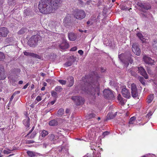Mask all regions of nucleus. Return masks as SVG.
Segmentation results:
<instances>
[{"mask_svg":"<svg viewBox=\"0 0 157 157\" xmlns=\"http://www.w3.org/2000/svg\"><path fill=\"white\" fill-rule=\"evenodd\" d=\"M43 85L44 86H47V83L45 82H44Z\"/></svg>","mask_w":157,"mask_h":157,"instance_id":"62","label":"nucleus"},{"mask_svg":"<svg viewBox=\"0 0 157 157\" xmlns=\"http://www.w3.org/2000/svg\"><path fill=\"white\" fill-rule=\"evenodd\" d=\"M9 31L6 28L2 27L0 28V37H6Z\"/></svg>","mask_w":157,"mask_h":157,"instance_id":"13","label":"nucleus"},{"mask_svg":"<svg viewBox=\"0 0 157 157\" xmlns=\"http://www.w3.org/2000/svg\"><path fill=\"white\" fill-rule=\"evenodd\" d=\"M51 95L53 97L55 98H56L57 97V94L56 92L54 91H52L51 92Z\"/></svg>","mask_w":157,"mask_h":157,"instance_id":"34","label":"nucleus"},{"mask_svg":"<svg viewBox=\"0 0 157 157\" xmlns=\"http://www.w3.org/2000/svg\"><path fill=\"white\" fill-rule=\"evenodd\" d=\"M134 70L137 71H138V73L143 76L144 78L146 79H147L148 77L144 69L142 67H136L134 68Z\"/></svg>","mask_w":157,"mask_h":157,"instance_id":"8","label":"nucleus"},{"mask_svg":"<svg viewBox=\"0 0 157 157\" xmlns=\"http://www.w3.org/2000/svg\"><path fill=\"white\" fill-rule=\"evenodd\" d=\"M71 99L77 105H82L84 101V99L80 96H73Z\"/></svg>","mask_w":157,"mask_h":157,"instance_id":"7","label":"nucleus"},{"mask_svg":"<svg viewBox=\"0 0 157 157\" xmlns=\"http://www.w3.org/2000/svg\"><path fill=\"white\" fill-rule=\"evenodd\" d=\"M82 81L84 83V86L82 88V90L87 93H89L92 95L94 96L96 94L99 95V84L98 82L95 83H92V84L88 83L87 81L88 79L86 78L83 77L82 78Z\"/></svg>","mask_w":157,"mask_h":157,"instance_id":"2","label":"nucleus"},{"mask_svg":"<svg viewBox=\"0 0 157 157\" xmlns=\"http://www.w3.org/2000/svg\"><path fill=\"white\" fill-rule=\"evenodd\" d=\"M24 55L28 56H32L33 57H36V55L33 54V53H31L29 52H24Z\"/></svg>","mask_w":157,"mask_h":157,"instance_id":"31","label":"nucleus"},{"mask_svg":"<svg viewBox=\"0 0 157 157\" xmlns=\"http://www.w3.org/2000/svg\"><path fill=\"white\" fill-rule=\"evenodd\" d=\"M5 58V56L4 54L3 53L0 52V60L4 59Z\"/></svg>","mask_w":157,"mask_h":157,"instance_id":"38","label":"nucleus"},{"mask_svg":"<svg viewBox=\"0 0 157 157\" xmlns=\"http://www.w3.org/2000/svg\"><path fill=\"white\" fill-rule=\"evenodd\" d=\"M62 89V88L60 86H57L55 88V90L57 92H60Z\"/></svg>","mask_w":157,"mask_h":157,"instance_id":"37","label":"nucleus"},{"mask_svg":"<svg viewBox=\"0 0 157 157\" xmlns=\"http://www.w3.org/2000/svg\"><path fill=\"white\" fill-rule=\"evenodd\" d=\"M30 118L29 117L26 116L25 119L23 121L24 124L26 126L29 127V126Z\"/></svg>","mask_w":157,"mask_h":157,"instance_id":"19","label":"nucleus"},{"mask_svg":"<svg viewBox=\"0 0 157 157\" xmlns=\"http://www.w3.org/2000/svg\"><path fill=\"white\" fill-rule=\"evenodd\" d=\"M122 9L123 10H128L129 11H130V10L131 9V8H130L128 9V8L127 7H125V6L122 7Z\"/></svg>","mask_w":157,"mask_h":157,"instance_id":"50","label":"nucleus"},{"mask_svg":"<svg viewBox=\"0 0 157 157\" xmlns=\"http://www.w3.org/2000/svg\"><path fill=\"white\" fill-rule=\"evenodd\" d=\"M28 86H29V84L28 83L26 84L23 87V88L24 89H26L27 87Z\"/></svg>","mask_w":157,"mask_h":157,"instance_id":"56","label":"nucleus"},{"mask_svg":"<svg viewBox=\"0 0 157 157\" xmlns=\"http://www.w3.org/2000/svg\"><path fill=\"white\" fill-rule=\"evenodd\" d=\"M64 113V110L63 109H60L58 111V114L59 116H62Z\"/></svg>","mask_w":157,"mask_h":157,"instance_id":"32","label":"nucleus"},{"mask_svg":"<svg viewBox=\"0 0 157 157\" xmlns=\"http://www.w3.org/2000/svg\"><path fill=\"white\" fill-rule=\"evenodd\" d=\"M136 118L135 117H132L130 119L129 124H135Z\"/></svg>","mask_w":157,"mask_h":157,"instance_id":"26","label":"nucleus"},{"mask_svg":"<svg viewBox=\"0 0 157 157\" xmlns=\"http://www.w3.org/2000/svg\"><path fill=\"white\" fill-rule=\"evenodd\" d=\"M142 8H143L147 10L150 9L151 8V6L149 4H148L146 6L143 5Z\"/></svg>","mask_w":157,"mask_h":157,"instance_id":"39","label":"nucleus"},{"mask_svg":"<svg viewBox=\"0 0 157 157\" xmlns=\"http://www.w3.org/2000/svg\"><path fill=\"white\" fill-rule=\"evenodd\" d=\"M104 96L107 98H112L114 96L113 92L109 89H105L103 91Z\"/></svg>","mask_w":157,"mask_h":157,"instance_id":"12","label":"nucleus"},{"mask_svg":"<svg viewBox=\"0 0 157 157\" xmlns=\"http://www.w3.org/2000/svg\"><path fill=\"white\" fill-rule=\"evenodd\" d=\"M118 58L124 64L125 67H127L128 66L129 62L131 63H133V60L131 57L130 58H128V59H125L124 60V59H125V56L124 54L119 55Z\"/></svg>","mask_w":157,"mask_h":157,"instance_id":"4","label":"nucleus"},{"mask_svg":"<svg viewBox=\"0 0 157 157\" xmlns=\"http://www.w3.org/2000/svg\"><path fill=\"white\" fill-rule=\"evenodd\" d=\"M132 50L133 52L136 55L139 56L140 54V50L137 44H134L132 45Z\"/></svg>","mask_w":157,"mask_h":157,"instance_id":"11","label":"nucleus"},{"mask_svg":"<svg viewBox=\"0 0 157 157\" xmlns=\"http://www.w3.org/2000/svg\"><path fill=\"white\" fill-rule=\"evenodd\" d=\"M109 134V132H104L103 133V135L104 136H105L106 135H108Z\"/></svg>","mask_w":157,"mask_h":157,"instance_id":"52","label":"nucleus"},{"mask_svg":"<svg viewBox=\"0 0 157 157\" xmlns=\"http://www.w3.org/2000/svg\"><path fill=\"white\" fill-rule=\"evenodd\" d=\"M45 89V88L44 87H43L41 88V90H44Z\"/></svg>","mask_w":157,"mask_h":157,"instance_id":"60","label":"nucleus"},{"mask_svg":"<svg viewBox=\"0 0 157 157\" xmlns=\"http://www.w3.org/2000/svg\"><path fill=\"white\" fill-rule=\"evenodd\" d=\"M41 39L39 35H36L32 36L28 41V44L31 47L34 46L38 40Z\"/></svg>","mask_w":157,"mask_h":157,"instance_id":"3","label":"nucleus"},{"mask_svg":"<svg viewBox=\"0 0 157 157\" xmlns=\"http://www.w3.org/2000/svg\"><path fill=\"white\" fill-rule=\"evenodd\" d=\"M115 116L112 113H109L107 116V118L108 119H110L114 118Z\"/></svg>","mask_w":157,"mask_h":157,"instance_id":"30","label":"nucleus"},{"mask_svg":"<svg viewBox=\"0 0 157 157\" xmlns=\"http://www.w3.org/2000/svg\"><path fill=\"white\" fill-rule=\"evenodd\" d=\"M136 4L137 5H138V6H139L141 7L142 8L143 7V5L140 2H137V3H136Z\"/></svg>","mask_w":157,"mask_h":157,"instance_id":"48","label":"nucleus"},{"mask_svg":"<svg viewBox=\"0 0 157 157\" xmlns=\"http://www.w3.org/2000/svg\"><path fill=\"white\" fill-rule=\"evenodd\" d=\"M68 81L69 82L68 86H71L74 84V78L72 77H70L67 78Z\"/></svg>","mask_w":157,"mask_h":157,"instance_id":"22","label":"nucleus"},{"mask_svg":"<svg viewBox=\"0 0 157 157\" xmlns=\"http://www.w3.org/2000/svg\"><path fill=\"white\" fill-rule=\"evenodd\" d=\"M72 64V63L71 62H68L65 63V65L67 67L71 66Z\"/></svg>","mask_w":157,"mask_h":157,"instance_id":"45","label":"nucleus"},{"mask_svg":"<svg viewBox=\"0 0 157 157\" xmlns=\"http://www.w3.org/2000/svg\"><path fill=\"white\" fill-rule=\"evenodd\" d=\"M27 153L29 156L31 157H34L37 156V153H36L32 151H29L27 152Z\"/></svg>","mask_w":157,"mask_h":157,"instance_id":"24","label":"nucleus"},{"mask_svg":"<svg viewBox=\"0 0 157 157\" xmlns=\"http://www.w3.org/2000/svg\"><path fill=\"white\" fill-rule=\"evenodd\" d=\"M78 53L80 55H82L83 53V51L82 50H79L78 52Z\"/></svg>","mask_w":157,"mask_h":157,"instance_id":"51","label":"nucleus"},{"mask_svg":"<svg viewBox=\"0 0 157 157\" xmlns=\"http://www.w3.org/2000/svg\"><path fill=\"white\" fill-rule=\"evenodd\" d=\"M87 23L88 25H90V24H93L92 22H91V21L90 20H89L87 21Z\"/></svg>","mask_w":157,"mask_h":157,"instance_id":"55","label":"nucleus"},{"mask_svg":"<svg viewBox=\"0 0 157 157\" xmlns=\"http://www.w3.org/2000/svg\"><path fill=\"white\" fill-rule=\"evenodd\" d=\"M9 79L10 82L12 83H13L16 81V80H17V79H13V78H11V77H9Z\"/></svg>","mask_w":157,"mask_h":157,"instance_id":"43","label":"nucleus"},{"mask_svg":"<svg viewBox=\"0 0 157 157\" xmlns=\"http://www.w3.org/2000/svg\"><path fill=\"white\" fill-rule=\"evenodd\" d=\"M68 36L69 40L71 41L75 40L76 38V36L75 34L72 33L68 34Z\"/></svg>","mask_w":157,"mask_h":157,"instance_id":"20","label":"nucleus"},{"mask_svg":"<svg viewBox=\"0 0 157 157\" xmlns=\"http://www.w3.org/2000/svg\"><path fill=\"white\" fill-rule=\"evenodd\" d=\"M23 82L22 81H20L19 82V84H21L23 83Z\"/></svg>","mask_w":157,"mask_h":157,"instance_id":"58","label":"nucleus"},{"mask_svg":"<svg viewBox=\"0 0 157 157\" xmlns=\"http://www.w3.org/2000/svg\"><path fill=\"white\" fill-rule=\"evenodd\" d=\"M6 77L4 73V70L3 67L2 66H0V79L4 80Z\"/></svg>","mask_w":157,"mask_h":157,"instance_id":"14","label":"nucleus"},{"mask_svg":"<svg viewBox=\"0 0 157 157\" xmlns=\"http://www.w3.org/2000/svg\"><path fill=\"white\" fill-rule=\"evenodd\" d=\"M49 124L50 126H56L58 124V122L55 120H53L50 121Z\"/></svg>","mask_w":157,"mask_h":157,"instance_id":"23","label":"nucleus"},{"mask_svg":"<svg viewBox=\"0 0 157 157\" xmlns=\"http://www.w3.org/2000/svg\"><path fill=\"white\" fill-rule=\"evenodd\" d=\"M101 154L100 153H97L96 154L93 156V157H101Z\"/></svg>","mask_w":157,"mask_h":157,"instance_id":"46","label":"nucleus"},{"mask_svg":"<svg viewBox=\"0 0 157 157\" xmlns=\"http://www.w3.org/2000/svg\"><path fill=\"white\" fill-rule=\"evenodd\" d=\"M56 101V100L50 102V104L51 105H53L55 103Z\"/></svg>","mask_w":157,"mask_h":157,"instance_id":"54","label":"nucleus"},{"mask_svg":"<svg viewBox=\"0 0 157 157\" xmlns=\"http://www.w3.org/2000/svg\"><path fill=\"white\" fill-rule=\"evenodd\" d=\"M128 87L131 88L132 96L133 98L138 96V93L137 91V88L136 84L134 83H131L129 82L128 84Z\"/></svg>","mask_w":157,"mask_h":157,"instance_id":"5","label":"nucleus"},{"mask_svg":"<svg viewBox=\"0 0 157 157\" xmlns=\"http://www.w3.org/2000/svg\"><path fill=\"white\" fill-rule=\"evenodd\" d=\"M71 20V17L70 15H68L64 18L63 20V23L64 25L66 27L67 26V24L69 23Z\"/></svg>","mask_w":157,"mask_h":157,"instance_id":"18","label":"nucleus"},{"mask_svg":"<svg viewBox=\"0 0 157 157\" xmlns=\"http://www.w3.org/2000/svg\"><path fill=\"white\" fill-rule=\"evenodd\" d=\"M152 46L154 49L157 50V39L154 40L152 42Z\"/></svg>","mask_w":157,"mask_h":157,"instance_id":"27","label":"nucleus"},{"mask_svg":"<svg viewBox=\"0 0 157 157\" xmlns=\"http://www.w3.org/2000/svg\"><path fill=\"white\" fill-rule=\"evenodd\" d=\"M95 116V115L93 113H91L88 115V116L87 117V118L88 119H90L94 117Z\"/></svg>","mask_w":157,"mask_h":157,"instance_id":"33","label":"nucleus"},{"mask_svg":"<svg viewBox=\"0 0 157 157\" xmlns=\"http://www.w3.org/2000/svg\"><path fill=\"white\" fill-rule=\"evenodd\" d=\"M140 82L143 84H145L144 80L143 78L142 77H140Z\"/></svg>","mask_w":157,"mask_h":157,"instance_id":"42","label":"nucleus"},{"mask_svg":"<svg viewBox=\"0 0 157 157\" xmlns=\"http://www.w3.org/2000/svg\"><path fill=\"white\" fill-rule=\"evenodd\" d=\"M77 49V47H75L72 48L71 49V51H74L76 50Z\"/></svg>","mask_w":157,"mask_h":157,"instance_id":"49","label":"nucleus"},{"mask_svg":"<svg viewBox=\"0 0 157 157\" xmlns=\"http://www.w3.org/2000/svg\"><path fill=\"white\" fill-rule=\"evenodd\" d=\"M122 93L123 96L126 98H130L131 97L130 93L126 88L125 86H123L122 87Z\"/></svg>","mask_w":157,"mask_h":157,"instance_id":"9","label":"nucleus"},{"mask_svg":"<svg viewBox=\"0 0 157 157\" xmlns=\"http://www.w3.org/2000/svg\"><path fill=\"white\" fill-rule=\"evenodd\" d=\"M36 100L37 101H39L41 100V98L40 96H39L36 98Z\"/></svg>","mask_w":157,"mask_h":157,"instance_id":"47","label":"nucleus"},{"mask_svg":"<svg viewBox=\"0 0 157 157\" xmlns=\"http://www.w3.org/2000/svg\"><path fill=\"white\" fill-rule=\"evenodd\" d=\"M34 128V127H33L31 130L29 132V133L26 135V136H27L28 138L29 139H32L34 138L36 135V133L35 132H33L31 135V136H29V135L32 132Z\"/></svg>","mask_w":157,"mask_h":157,"instance_id":"17","label":"nucleus"},{"mask_svg":"<svg viewBox=\"0 0 157 157\" xmlns=\"http://www.w3.org/2000/svg\"><path fill=\"white\" fill-rule=\"evenodd\" d=\"M49 137L50 139L51 140H53V141H54L55 140H56V138H55L54 135V134H52L51 135H50V136H49Z\"/></svg>","mask_w":157,"mask_h":157,"instance_id":"35","label":"nucleus"},{"mask_svg":"<svg viewBox=\"0 0 157 157\" xmlns=\"http://www.w3.org/2000/svg\"><path fill=\"white\" fill-rule=\"evenodd\" d=\"M48 132L47 131L44 130L42 131L41 133V135L42 137L44 138L46 136L48 135Z\"/></svg>","mask_w":157,"mask_h":157,"instance_id":"29","label":"nucleus"},{"mask_svg":"<svg viewBox=\"0 0 157 157\" xmlns=\"http://www.w3.org/2000/svg\"><path fill=\"white\" fill-rule=\"evenodd\" d=\"M40 75L43 77H44L45 75V74L44 73L42 72L40 73Z\"/></svg>","mask_w":157,"mask_h":157,"instance_id":"57","label":"nucleus"},{"mask_svg":"<svg viewBox=\"0 0 157 157\" xmlns=\"http://www.w3.org/2000/svg\"><path fill=\"white\" fill-rule=\"evenodd\" d=\"M69 110H68V109L66 110V113H69Z\"/></svg>","mask_w":157,"mask_h":157,"instance_id":"63","label":"nucleus"},{"mask_svg":"<svg viewBox=\"0 0 157 157\" xmlns=\"http://www.w3.org/2000/svg\"><path fill=\"white\" fill-rule=\"evenodd\" d=\"M65 151H66V154L67 155V154H68V150H67V149L65 150Z\"/></svg>","mask_w":157,"mask_h":157,"instance_id":"64","label":"nucleus"},{"mask_svg":"<svg viewBox=\"0 0 157 157\" xmlns=\"http://www.w3.org/2000/svg\"><path fill=\"white\" fill-rule=\"evenodd\" d=\"M34 142V141L33 140H27L26 141V144H30L33 143Z\"/></svg>","mask_w":157,"mask_h":157,"instance_id":"41","label":"nucleus"},{"mask_svg":"<svg viewBox=\"0 0 157 157\" xmlns=\"http://www.w3.org/2000/svg\"><path fill=\"white\" fill-rule=\"evenodd\" d=\"M59 82L62 85H64L66 83V81L64 80H59Z\"/></svg>","mask_w":157,"mask_h":157,"instance_id":"40","label":"nucleus"},{"mask_svg":"<svg viewBox=\"0 0 157 157\" xmlns=\"http://www.w3.org/2000/svg\"><path fill=\"white\" fill-rule=\"evenodd\" d=\"M12 150L11 149H9L8 150H4V154H8L9 153H10V151Z\"/></svg>","mask_w":157,"mask_h":157,"instance_id":"44","label":"nucleus"},{"mask_svg":"<svg viewBox=\"0 0 157 157\" xmlns=\"http://www.w3.org/2000/svg\"><path fill=\"white\" fill-rule=\"evenodd\" d=\"M27 30L26 28H22L19 32H18V34H21L24 33L27 31Z\"/></svg>","mask_w":157,"mask_h":157,"instance_id":"28","label":"nucleus"},{"mask_svg":"<svg viewBox=\"0 0 157 157\" xmlns=\"http://www.w3.org/2000/svg\"><path fill=\"white\" fill-rule=\"evenodd\" d=\"M86 16L85 12L82 10H78L74 14L75 17L77 19L81 20L84 18Z\"/></svg>","mask_w":157,"mask_h":157,"instance_id":"6","label":"nucleus"},{"mask_svg":"<svg viewBox=\"0 0 157 157\" xmlns=\"http://www.w3.org/2000/svg\"><path fill=\"white\" fill-rule=\"evenodd\" d=\"M68 44L65 40L63 42L59 45V48L62 50H65L67 49L69 47Z\"/></svg>","mask_w":157,"mask_h":157,"instance_id":"15","label":"nucleus"},{"mask_svg":"<svg viewBox=\"0 0 157 157\" xmlns=\"http://www.w3.org/2000/svg\"><path fill=\"white\" fill-rule=\"evenodd\" d=\"M13 95H12V96L11 97V98H10V101H12V100H13Z\"/></svg>","mask_w":157,"mask_h":157,"instance_id":"59","label":"nucleus"},{"mask_svg":"<svg viewBox=\"0 0 157 157\" xmlns=\"http://www.w3.org/2000/svg\"><path fill=\"white\" fill-rule=\"evenodd\" d=\"M153 99H154L153 94H151L148 96V97L147 98V102L148 103H150L152 101Z\"/></svg>","mask_w":157,"mask_h":157,"instance_id":"25","label":"nucleus"},{"mask_svg":"<svg viewBox=\"0 0 157 157\" xmlns=\"http://www.w3.org/2000/svg\"><path fill=\"white\" fill-rule=\"evenodd\" d=\"M56 132L58 134V136H59L57 138V139H61L63 138H64V139L65 138L64 137V136L63 135L61 134L58 133L59 132L58 131L56 130Z\"/></svg>","mask_w":157,"mask_h":157,"instance_id":"36","label":"nucleus"},{"mask_svg":"<svg viewBox=\"0 0 157 157\" xmlns=\"http://www.w3.org/2000/svg\"><path fill=\"white\" fill-rule=\"evenodd\" d=\"M46 146H47V145L46 144H45V143H44V144H43V147H44L46 148Z\"/></svg>","mask_w":157,"mask_h":157,"instance_id":"61","label":"nucleus"},{"mask_svg":"<svg viewBox=\"0 0 157 157\" xmlns=\"http://www.w3.org/2000/svg\"><path fill=\"white\" fill-rule=\"evenodd\" d=\"M136 35L142 42H145L147 41L148 40L146 38L144 37L140 33H137Z\"/></svg>","mask_w":157,"mask_h":157,"instance_id":"16","label":"nucleus"},{"mask_svg":"<svg viewBox=\"0 0 157 157\" xmlns=\"http://www.w3.org/2000/svg\"><path fill=\"white\" fill-rule=\"evenodd\" d=\"M143 59L146 63L151 65L154 64V63L155 62L154 60L152 59L150 57L146 55H144Z\"/></svg>","mask_w":157,"mask_h":157,"instance_id":"10","label":"nucleus"},{"mask_svg":"<svg viewBox=\"0 0 157 157\" xmlns=\"http://www.w3.org/2000/svg\"><path fill=\"white\" fill-rule=\"evenodd\" d=\"M117 99L120 104L121 105H124L125 101L121 97L120 94H119L117 96Z\"/></svg>","mask_w":157,"mask_h":157,"instance_id":"21","label":"nucleus"},{"mask_svg":"<svg viewBox=\"0 0 157 157\" xmlns=\"http://www.w3.org/2000/svg\"><path fill=\"white\" fill-rule=\"evenodd\" d=\"M153 113L152 112H149L147 114V116L148 117H149L151 115H152V114Z\"/></svg>","mask_w":157,"mask_h":157,"instance_id":"53","label":"nucleus"},{"mask_svg":"<svg viewBox=\"0 0 157 157\" xmlns=\"http://www.w3.org/2000/svg\"><path fill=\"white\" fill-rule=\"evenodd\" d=\"M61 0H41L39 5L40 11L44 14L54 13L58 8Z\"/></svg>","mask_w":157,"mask_h":157,"instance_id":"1","label":"nucleus"}]
</instances>
